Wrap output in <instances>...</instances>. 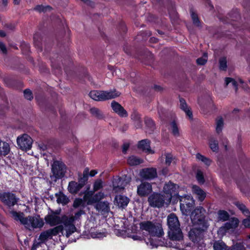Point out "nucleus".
I'll use <instances>...</instances> for the list:
<instances>
[{
	"label": "nucleus",
	"instance_id": "f257e3e1",
	"mask_svg": "<svg viewBox=\"0 0 250 250\" xmlns=\"http://www.w3.org/2000/svg\"><path fill=\"white\" fill-rule=\"evenodd\" d=\"M9 213L14 220L19 221L21 225L29 230L41 229L44 224L42 218H41L39 215H28L25 217L23 212H17L14 210H9Z\"/></svg>",
	"mask_w": 250,
	"mask_h": 250
},
{
	"label": "nucleus",
	"instance_id": "f03ea898",
	"mask_svg": "<svg viewBox=\"0 0 250 250\" xmlns=\"http://www.w3.org/2000/svg\"><path fill=\"white\" fill-rule=\"evenodd\" d=\"M168 227V236L171 241H180L183 239V235L180 228L178 217L174 213H171L167 217Z\"/></svg>",
	"mask_w": 250,
	"mask_h": 250
},
{
	"label": "nucleus",
	"instance_id": "7ed1b4c3",
	"mask_svg": "<svg viewBox=\"0 0 250 250\" xmlns=\"http://www.w3.org/2000/svg\"><path fill=\"white\" fill-rule=\"evenodd\" d=\"M205 212V209L201 207L192 211L190 218L193 228L207 231L209 225L206 218Z\"/></svg>",
	"mask_w": 250,
	"mask_h": 250
},
{
	"label": "nucleus",
	"instance_id": "20e7f679",
	"mask_svg": "<svg viewBox=\"0 0 250 250\" xmlns=\"http://www.w3.org/2000/svg\"><path fill=\"white\" fill-rule=\"evenodd\" d=\"M142 231H145L150 236L161 237L164 232L161 223L156 221H145L139 224Z\"/></svg>",
	"mask_w": 250,
	"mask_h": 250
},
{
	"label": "nucleus",
	"instance_id": "39448f33",
	"mask_svg": "<svg viewBox=\"0 0 250 250\" xmlns=\"http://www.w3.org/2000/svg\"><path fill=\"white\" fill-rule=\"evenodd\" d=\"M121 93L116 89L109 91H92L89 93V96L92 99L97 101H105L119 97Z\"/></svg>",
	"mask_w": 250,
	"mask_h": 250
},
{
	"label": "nucleus",
	"instance_id": "423d86ee",
	"mask_svg": "<svg viewBox=\"0 0 250 250\" xmlns=\"http://www.w3.org/2000/svg\"><path fill=\"white\" fill-rule=\"evenodd\" d=\"M147 201L149 206L154 208H161L165 205L170 204L169 198H167L165 195L156 192L151 194L148 198Z\"/></svg>",
	"mask_w": 250,
	"mask_h": 250
},
{
	"label": "nucleus",
	"instance_id": "0eeeda50",
	"mask_svg": "<svg viewBox=\"0 0 250 250\" xmlns=\"http://www.w3.org/2000/svg\"><path fill=\"white\" fill-rule=\"evenodd\" d=\"M207 231L193 228L189 232V237L197 247L204 248L206 244L204 242V238Z\"/></svg>",
	"mask_w": 250,
	"mask_h": 250
},
{
	"label": "nucleus",
	"instance_id": "6e6552de",
	"mask_svg": "<svg viewBox=\"0 0 250 250\" xmlns=\"http://www.w3.org/2000/svg\"><path fill=\"white\" fill-rule=\"evenodd\" d=\"M73 216L63 215L61 217V223L63 224L62 227L63 229L66 230V236L67 238L76 231Z\"/></svg>",
	"mask_w": 250,
	"mask_h": 250
},
{
	"label": "nucleus",
	"instance_id": "1a4fd4ad",
	"mask_svg": "<svg viewBox=\"0 0 250 250\" xmlns=\"http://www.w3.org/2000/svg\"><path fill=\"white\" fill-rule=\"evenodd\" d=\"M63 228L62 225H59L53 229L42 231L40 235L39 240L42 242H44L49 239H51L53 236L57 235L60 232H62Z\"/></svg>",
	"mask_w": 250,
	"mask_h": 250
},
{
	"label": "nucleus",
	"instance_id": "9d476101",
	"mask_svg": "<svg viewBox=\"0 0 250 250\" xmlns=\"http://www.w3.org/2000/svg\"><path fill=\"white\" fill-rule=\"evenodd\" d=\"M17 144L20 149L27 151L31 148L33 139L27 134H23L17 139Z\"/></svg>",
	"mask_w": 250,
	"mask_h": 250
},
{
	"label": "nucleus",
	"instance_id": "9b49d317",
	"mask_svg": "<svg viewBox=\"0 0 250 250\" xmlns=\"http://www.w3.org/2000/svg\"><path fill=\"white\" fill-rule=\"evenodd\" d=\"M52 172L56 179L62 178L66 172L65 165L62 162L55 161L52 165Z\"/></svg>",
	"mask_w": 250,
	"mask_h": 250
},
{
	"label": "nucleus",
	"instance_id": "f8f14e48",
	"mask_svg": "<svg viewBox=\"0 0 250 250\" xmlns=\"http://www.w3.org/2000/svg\"><path fill=\"white\" fill-rule=\"evenodd\" d=\"M178 185L169 181L166 183L163 188V192L166 194L167 198H169V202H171L172 197L178 194Z\"/></svg>",
	"mask_w": 250,
	"mask_h": 250
},
{
	"label": "nucleus",
	"instance_id": "ddd939ff",
	"mask_svg": "<svg viewBox=\"0 0 250 250\" xmlns=\"http://www.w3.org/2000/svg\"><path fill=\"white\" fill-rule=\"evenodd\" d=\"M0 200L9 208L16 205L18 201L15 195L11 192H3L0 194Z\"/></svg>",
	"mask_w": 250,
	"mask_h": 250
},
{
	"label": "nucleus",
	"instance_id": "4468645a",
	"mask_svg": "<svg viewBox=\"0 0 250 250\" xmlns=\"http://www.w3.org/2000/svg\"><path fill=\"white\" fill-rule=\"evenodd\" d=\"M152 191L151 184L144 182L137 187V193L140 197H145L148 195Z\"/></svg>",
	"mask_w": 250,
	"mask_h": 250
},
{
	"label": "nucleus",
	"instance_id": "2eb2a0df",
	"mask_svg": "<svg viewBox=\"0 0 250 250\" xmlns=\"http://www.w3.org/2000/svg\"><path fill=\"white\" fill-rule=\"evenodd\" d=\"M140 177L144 180H150L157 177L156 169L153 167L145 168L140 172Z\"/></svg>",
	"mask_w": 250,
	"mask_h": 250
},
{
	"label": "nucleus",
	"instance_id": "dca6fc26",
	"mask_svg": "<svg viewBox=\"0 0 250 250\" xmlns=\"http://www.w3.org/2000/svg\"><path fill=\"white\" fill-rule=\"evenodd\" d=\"M129 180L126 181L123 178H116L113 180V190L119 191L124 189L125 187L129 183Z\"/></svg>",
	"mask_w": 250,
	"mask_h": 250
},
{
	"label": "nucleus",
	"instance_id": "f3484780",
	"mask_svg": "<svg viewBox=\"0 0 250 250\" xmlns=\"http://www.w3.org/2000/svg\"><path fill=\"white\" fill-rule=\"evenodd\" d=\"M113 111L121 117H126L128 116L127 111L118 103L113 101L111 104Z\"/></svg>",
	"mask_w": 250,
	"mask_h": 250
},
{
	"label": "nucleus",
	"instance_id": "a211bd4d",
	"mask_svg": "<svg viewBox=\"0 0 250 250\" xmlns=\"http://www.w3.org/2000/svg\"><path fill=\"white\" fill-rule=\"evenodd\" d=\"M46 222L51 226L61 223V218L55 214H48L45 217Z\"/></svg>",
	"mask_w": 250,
	"mask_h": 250
},
{
	"label": "nucleus",
	"instance_id": "6ab92c4d",
	"mask_svg": "<svg viewBox=\"0 0 250 250\" xmlns=\"http://www.w3.org/2000/svg\"><path fill=\"white\" fill-rule=\"evenodd\" d=\"M95 208L102 214L108 213L110 211L109 204L107 201L100 202L95 205Z\"/></svg>",
	"mask_w": 250,
	"mask_h": 250
},
{
	"label": "nucleus",
	"instance_id": "aec40b11",
	"mask_svg": "<svg viewBox=\"0 0 250 250\" xmlns=\"http://www.w3.org/2000/svg\"><path fill=\"white\" fill-rule=\"evenodd\" d=\"M150 141L147 139L142 140L139 142L138 147L146 153H153V151L150 148Z\"/></svg>",
	"mask_w": 250,
	"mask_h": 250
},
{
	"label": "nucleus",
	"instance_id": "412c9836",
	"mask_svg": "<svg viewBox=\"0 0 250 250\" xmlns=\"http://www.w3.org/2000/svg\"><path fill=\"white\" fill-rule=\"evenodd\" d=\"M117 205L120 208H124L129 203V199L123 195H117L115 198Z\"/></svg>",
	"mask_w": 250,
	"mask_h": 250
},
{
	"label": "nucleus",
	"instance_id": "4be33fe9",
	"mask_svg": "<svg viewBox=\"0 0 250 250\" xmlns=\"http://www.w3.org/2000/svg\"><path fill=\"white\" fill-rule=\"evenodd\" d=\"M146 132L148 134H152L155 129V124L152 119L146 117L145 119Z\"/></svg>",
	"mask_w": 250,
	"mask_h": 250
},
{
	"label": "nucleus",
	"instance_id": "5701e85b",
	"mask_svg": "<svg viewBox=\"0 0 250 250\" xmlns=\"http://www.w3.org/2000/svg\"><path fill=\"white\" fill-rule=\"evenodd\" d=\"M82 188L78 183L75 181H71L69 183L68 190L72 194H76Z\"/></svg>",
	"mask_w": 250,
	"mask_h": 250
},
{
	"label": "nucleus",
	"instance_id": "b1692460",
	"mask_svg": "<svg viewBox=\"0 0 250 250\" xmlns=\"http://www.w3.org/2000/svg\"><path fill=\"white\" fill-rule=\"evenodd\" d=\"M192 191L200 201H203L206 197L205 192L198 186H193Z\"/></svg>",
	"mask_w": 250,
	"mask_h": 250
},
{
	"label": "nucleus",
	"instance_id": "393cba45",
	"mask_svg": "<svg viewBox=\"0 0 250 250\" xmlns=\"http://www.w3.org/2000/svg\"><path fill=\"white\" fill-rule=\"evenodd\" d=\"M89 111L92 115L98 120H102L104 118V115L103 112L98 108L92 107Z\"/></svg>",
	"mask_w": 250,
	"mask_h": 250
},
{
	"label": "nucleus",
	"instance_id": "a878e982",
	"mask_svg": "<svg viewBox=\"0 0 250 250\" xmlns=\"http://www.w3.org/2000/svg\"><path fill=\"white\" fill-rule=\"evenodd\" d=\"M238 220L237 218H232L231 220H229V222L224 224L223 228L226 230L235 229L238 226Z\"/></svg>",
	"mask_w": 250,
	"mask_h": 250
},
{
	"label": "nucleus",
	"instance_id": "bb28decb",
	"mask_svg": "<svg viewBox=\"0 0 250 250\" xmlns=\"http://www.w3.org/2000/svg\"><path fill=\"white\" fill-rule=\"evenodd\" d=\"M180 108L184 110L186 113L187 115L189 117V119L192 118V113L189 108L188 107V105L183 99H180Z\"/></svg>",
	"mask_w": 250,
	"mask_h": 250
},
{
	"label": "nucleus",
	"instance_id": "cd10ccee",
	"mask_svg": "<svg viewBox=\"0 0 250 250\" xmlns=\"http://www.w3.org/2000/svg\"><path fill=\"white\" fill-rule=\"evenodd\" d=\"M55 196L57 197V203L59 204L66 205L69 201L68 198L62 192L56 193Z\"/></svg>",
	"mask_w": 250,
	"mask_h": 250
},
{
	"label": "nucleus",
	"instance_id": "c85d7f7f",
	"mask_svg": "<svg viewBox=\"0 0 250 250\" xmlns=\"http://www.w3.org/2000/svg\"><path fill=\"white\" fill-rule=\"evenodd\" d=\"M105 195L103 192H99L95 194L90 200L88 201V204H92L94 203L100 202V201L104 198Z\"/></svg>",
	"mask_w": 250,
	"mask_h": 250
},
{
	"label": "nucleus",
	"instance_id": "c756f323",
	"mask_svg": "<svg viewBox=\"0 0 250 250\" xmlns=\"http://www.w3.org/2000/svg\"><path fill=\"white\" fill-rule=\"evenodd\" d=\"M214 250H229L228 247L222 241H215L213 243Z\"/></svg>",
	"mask_w": 250,
	"mask_h": 250
},
{
	"label": "nucleus",
	"instance_id": "7c9ffc66",
	"mask_svg": "<svg viewBox=\"0 0 250 250\" xmlns=\"http://www.w3.org/2000/svg\"><path fill=\"white\" fill-rule=\"evenodd\" d=\"M10 151V147L8 143L2 142L0 140V154L6 155Z\"/></svg>",
	"mask_w": 250,
	"mask_h": 250
},
{
	"label": "nucleus",
	"instance_id": "2f4dec72",
	"mask_svg": "<svg viewBox=\"0 0 250 250\" xmlns=\"http://www.w3.org/2000/svg\"><path fill=\"white\" fill-rule=\"evenodd\" d=\"M143 162V160L135 156H131L127 159V163L132 166L138 165Z\"/></svg>",
	"mask_w": 250,
	"mask_h": 250
},
{
	"label": "nucleus",
	"instance_id": "473e14b6",
	"mask_svg": "<svg viewBox=\"0 0 250 250\" xmlns=\"http://www.w3.org/2000/svg\"><path fill=\"white\" fill-rule=\"evenodd\" d=\"M234 205L243 212L247 217L250 216V212L246 207L245 205L239 202H234Z\"/></svg>",
	"mask_w": 250,
	"mask_h": 250
},
{
	"label": "nucleus",
	"instance_id": "72a5a7b5",
	"mask_svg": "<svg viewBox=\"0 0 250 250\" xmlns=\"http://www.w3.org/2000/svg\"><path fill=\"white\" fill-rule=\"evenodd\" d=\"M190 13L191 15V19L194 25L197 27H200L201 22L200 21L198 16L196 13H195L192 9H191L190 10Z\"/></svg>",
	"mask_w": 250,
	"mask_h": 250
},
{
	"label": "nucleus",
	"instance_id": "f704fd0d",
	"mask_svg": "<svg viewBox=\"0 0 250 250\" xmlns=\"http://www.w3.org/2000/svg\"><path fill=\"white\" fill-rule=\"evenodd\" d=\"M218 219L220 221H225L229 219V213L223 210H220L218 211Z\"/></svg>",
	"mask_w": 250,
	"mask_h": 250
},
{
	"label": "nucleus",
	"instance_id": "c9c22d12",
	"mask_svg": "<svg viewBox=\"0 0 250 250\" xmlns=\"http://www.w3.org/2000/svg\"><path fill=\"white\" fill-rule=\"evenodd\" d=\"M193 205L194 202L193 200H191L188 202H186L185 204H181L180 205V208L182 210L184 208L185 209V211L187 212L190 211L193 207Z\"/></svg>",
	"mask_w": 250,
	"mask_h": 250
},
{
	"label": "nucleus",
	"instance_id": "e433bc0d",
	"mask_svg": "<svg viewBox=\"0 0 250 250\" xmlns=\"http://www.w3.org/2000/svg\"><path fill=\"white\" fill-rule=\"evenodd\" d=\"M170 127L172 134L175 137H179L180 136L179 128L174 121L170 123Z\"/></svg>",
	"mask_w": 250,
	"mask_h": 250
},
{
	"label": "nucleus",
	"instance_id": "4c0bfd02",
	"mask_svg": "<svg viewBox=\"0 0 250 250\" xmlns=\"http://www.w3.org/2000/svg\"><path fill=\"white\" fill-rule=\"evenodd\" d=\"M196 158L199 160L203 162L207 166H209L211 163V160L209 158L201 155L200 153H197L196 155Z\"/></svg>",
	"mask_w": 250,
	"mask_h": 250
},
{
	"label": "nucleus",
	"instance_id": "58836bf2",
	"mask_svg": "<svg viewBox=\"0 0 250 250\" xmlns=\"http://www.w3.org/2000/svg\"><path fill=\"white\" fill-rule=\"evenodd\" d=\"M216 131L219 134L222 131L224 126V122L222 117H219L216 119Z\"/></svg>",
	"mask_w": 250,
	"mask_h": 250
},
{
	"label": "nucleus",
	"instance_id": "ea45409f",
	"mask_svg": "<svg viewBox=\"0 0 250 250\" xmlns=\"http://www.w3.org/2000/svg\"><path fill=\"white\" fill-rule=\"evenodd\" d=\"M209 146L213 151L217 152L219 149L218 141L213 138L210 139L209 140Z\"/></svg>",
	"mask_w": 250,
	"mask_h": 250
},
{
	"label": "nucleus",
	"instance_id": "a19ab883",
	"mask_svg": "<svg viewBox=\"0 0 250 250\" xmlns=\"http://www.w3.org/2000/svg\"><path fill=\"white\" fill-rule=\"evenodd\" d=\"M51 9V7L48 5L44 6L42 5H38L34 8L35 10L39 12H45L47 10H50Z\"/></svg>",
	"mask_w": 250,
	"mask_h": 250
},
{
	"label": "nucleus",
	"instance_id": "79ce46f5",
	"mask_svg": "<svg viewBox=\"0 0 250 250\" xmlns=\"http://www.w3.org/2000/svg\"><path fill=\"white\" fill-rule=\"evenodd\" d=\"M227 62L225 57L221 58L219 60V68L222 70H226L227 67Z\"/></svg>",
	"mask_w": 250,
	"mask_h": 250
},
{
	"label": "nucleus",
	"instance_id": "37998d69",
	"mask_svg": "<svg viewBox=\"0 0 250 250\" xmlns=\"http://www.w3.org/2000/svg\"><path fill=\"white\" fill-rule=\"evenodd\" d=\"M229 83H231L232 85L235 88L236 91L237 90V82L232 78H226L225 86H227Z\"/></svg>",
	"mask_w": 250,
	"mask_h": 250
},
{
	"label": "nucleus",
	"instance_id": "c03bdc74",
	"mask_svg": "<svg viewBox=\"0 0 250 250\" xmlns=\"http://www.w3.org/2000/svg\"><path fill=\"white\" fill-rule=\"evenodd\" d=\"M166 160H165V164L167 166H170L171 163L174 160V158L173 157L172 155L170 153H166L165 155Z\"/></svg>",
	"mask_w": 250,
	"mask_h": 250
},
{
	"label": "nucleus",
	"instance_id": "a18cd8bd",
	"mask_svg": "<svg viewBox=\"0 0 250 250\" xmlns=\"http://www.w3.org/2000/svg\"><path fill=\"white\" fill-rule=\"evenodd\" d=\"M207 54L205 53L203 57H200L196 60V62L199 65H204L207 62Z\"/></svg>",
	"mask_w": 250,
	"mask_h": 250
},
{
	"label": "nucleus",
	"instance_id": "49530a36",
	"mask_svg": "<svg viewBox=\"0 0 250 250\" xmlns=\"http://www.w3.org/2000/svg\"><path fill=\"white\" fill-rule=\"evenodd\" d=\"M130 118L133 122L137 121L138 120L141 119V115L136 110L133 111L130 115Z\"/></svg>",
	"mask_w": 250,
	"mask_h": 250
},
{
	"label": "nucleus",
	"instance_id": "de8ad7c7",
	"mask_svg": "<svg viewBox=\"0 0 250 250\" xmlns=\"http://www.w3.org/2000/svg\"><path fill=\"white\" fill-rule=\"evenodd\" d=\"M103 182L101 180H97L96 181L93 185V190L94 191H97L103 187Z\"/></svg>",
	"mask_w": 250,
	"mask_h": 250
},
{
	"label": "nucleus",
	"instance_id": "09e8293b",
	"mask_svg": "<svg viewBox=\"0 0 250 250\" xmlns=\"http://www.w3.org/2000/svg\"><path fill=\"white\" fill-rule=\"evenodd\" d=\"M196 178L199 183L203 184L205 182L204 178L202 172L198 170L196 173Z\"/></svg>",
	"mask_w": 250,
	"mask_h": 250
},
{
	"label": "nucleus",
	"instance_id": "8fccbe9b",
	"mask_svg": "<svg viewBox=\"0 0 250 250\" xmlns=\"http://www.w3.org/2000/svg\"><path fill=\"white\" fill-rule=\"evenodd\" d=\"M24 96L28 100H31L33 98L32 93L29 89H26L24 91Z\"/></svg>",
	"mask_w": 250,
	"mask_h": 250
},
{
	"label": "nucleus",
	"instance_id": "3c124183",
	"mask_svg": "<svg viewBox=\"0 0 250 250\" xmlns=\"http://www.w3.org/2000/svg\"><path fill=\"white\" fill-rule=\"evenodd\" d=\"M85 213V212L83 209H80L77 212L75 213L74 216H73V218L74 220H79L80 219L81 216L82 215L84 214Z\"/></svg>",
	"mask_w": 250,
	"mask_h": 250
},
{
	"label": "nucleus",
	"instance_id": "603ef678",
	"mask_svg": "<svg viewBox=\"0 0 250 250\" xmlns=\"http://www.w3.org/2000/svg\"><path fill=\"white\" fill-rule=\"evenodd\" d=\"M166 247H173L175 248L178 250H183L184 248L180 247L179 245H175L174 243H173L172 242H170V241H168V242H166Z\"/></svg>",
	"mask_w": 250,
	"mask_h": 250
},
{
	"label": "nucleus",
	"instance_id": "864d4df0",
	"mask_svg": "<svg viewBox=\"0 0 250 250\" xmlns=\"http://www.w3.org/2000/svg\"><path fill=\"white\" fill-rule=\"evenodd\" d=\"M83 200L82 199L77 198L74 200L73 202V207L74 208H77L81 206L83 204Z\"/></svg>",
	"mask_w": 250,
	"mask_h": 250
},
{
	"label": "nucleus",
	"instance_id": "5fc2aeb1",
	"mask_svg": "<svg viewBox=\"0 0 250 250\" xmlns=\"http://www.w3.org/2000/svg\"><path fill=\"white\" fill-rule=\"evenodd\" d=\"M87 181V180L85 179V178H83V177H81L79 175V180H78V183L80 184V186H82V187H83L85 185V183H86Z\"/></svg>",
	"mask_w": 250,
	"mask_h": 250
},
{
	"label": "nucleus",
	"instance_id": "6e6d98bb",
	"mask_svg": "<svg viewBox=\"0 0 250 250\" xmlns=\"http://www.w3.org/2000/svg\"><path fill=\"white\" fill-rule=\"evenodd\" d=\"M243 224L246 228H250V216L243 220Z\"/></svg>",
	"mask_w": 250,
	"mask_h": 250
},
{
	"label": "nucleus",
	"instance_id": "4d7b16f0",
	"mask_svg": "<svg viewBox=\"0 0 250 250\" xmlns=\"http://www.w3.org/2000/svg\"><path fill=\"white\" fill-rule=\"evenodd\" d=\"M135 126L136 128H141L142 126L141 119L138 120L137 121L134 122Z\"/></svg>",
	"mask_w": 250,
	"mask_h": 250
},
{
	"label": "nucleus",
	"instance_id": "13d9d810",
	"mask_svg": "<svg viewBox=\"0 0 250 250\" xmlns=\"http://www.w3.org/2000/svg\"><path fill=\"white\" fill-rule=\"evenodd\" d=\"M89 174V169L88 168H86L84 169L83 172V177L85 178L86 180H88V176Z\"/></svg>",
	"mask_w": 250,
	"mask_h": 250
},
{
	"label": "nucleus",
	"instance_id": "bf43d9fd",
	"mask_svg": "<svg viewBox=\"0 0 250 250\" xmlns=\"http://www.w3.org/2000/svg\"><path fill=\"white\" fill-rule=\"evenodd\" d=\"M89 174V169L88 168H86L84 169L83 172V177L85 178L86 180H88V176Z\"/></svg>",
	"mask_w": 250,
	"mask_h": 250
},
{
	"label": "nucleus",
	"instance_id": "052dcab7",
	"mask_svg": "<svg viewBox=\"0 0 250 250\" xmlns=\"http://www.w3.org/2000/svg\"><path fill=\"white\" fill-rule=\"evenodd\" d=\"M129 146V145L128 143H125L123 145V152L124 153H126L127 150L128 149Z\"/></svg>",
	"mask_w": 250,
	"mask_h": 250
},
{
	"label": "nucleus",
	"instance_id": "680f3d73",
	"mask_svg": "<svg viewBox=\"0 0 250 250\" xmlns=\"http://www.w3.org/2000/svg\"><path fill=\"white\" fill-rule=\"evenodd\" d=\"M0 49L3 53H6L7 52L6 47L2 42H0Z\"/></svg>",
	"mask_w": 250,
	"mask_h": 250
},
{
	"label": "nucleus",
	"instance_id": "e2e57ef3",
	"mask_svg": "<svg viewBox=\"0 0 250 250\" xmlns=\"http://www.w3.org/2000/svg\"><path fill=\"white\" fill-rule=\"evenodd\" d=\"M243 246L241 244H236L233 247L231 250H238L239 249L241 250Z\"/></svg>",
	"mask_w": 250,
	"mask_h": 250
},
{
	"label": "nucleus",
	"instance_id": "0e129e2a",
	"mask_svg": "<svg viewBox=\"0 0 250 250\" xmlns=\"http://www.w3.org/2000/svg\"><path fill=\"white\" fill-rule=\"evenodd\" d=\"M5 26L9 29V30H13L15 28V25L13 24H5Z\"/></svg>",
	"mask_w": 250,
	"mask_h": 250
},
{
	"label": "nucleus",
	"instance_id": "69168bd1",
	"mask_svg": "<svg viewBox=\"0 0 250 250\" xmlns=\"http://www.w3.org/2000/svg\"><path fill=\"white\" fill-rule=\"evenodd\" d=\"M5 108L2 105H0V116L4 114Z\"/></svg>",
	"mask_w": 250,
	"mask_h": 250
},
{
	"label": "nucleus",
	"instance_id": "338daca9",
	"mask_svg": "<svg viewBox=\"0 0 250 250\" xmlns=\"http://www.w3.org/2000/svg\"><path fill=\"white\" fill-rule=\"evenodd\" d=\"M132 238L134 240H141V237L137 235H134L131 236Z\"/></svg>",
	"mask_w": 250,
	"mask_h": 250
},
{
	"label": "nucleus",
	"instance_id": "774afa93",
	"mask_svg": "<svg viewBox=\"0 0 250 250\" xmlns=\"http://www.w3.org/2000/svg\"><path fill=\"white\" fill-rule=\"evenodd\" d=\"M168 169L167 168H164L162 170V173L164 175H167L168 174Z\"/></svg>",
	"mask_w": 250,
	"mask_h": 250
}]
</instances>
